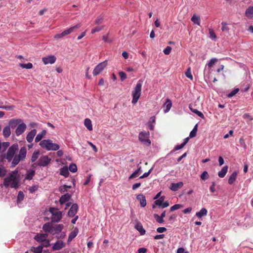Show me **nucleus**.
I'll list each match as a JSON object with an SVG mask.
<instances>
[{
  "instance_id": "nucleus-2",
  "label": "nucleus",
  "mask_w": 253,
  "mask_h": 253,
  "mask_svg": "<svg viewBox=\"0 0 253 253\" xmlns=\"http://www.w3.org/2000/svg\"><path fill=\"white\" fill-rule=\"evenodd\" d=\"M3 184L6 188L10 186L11 188H16V170L4 179Z\"/></svg>"
},
{
  "instance_id": "nucleus-31",
  "label": "nucleus",
  "mask_w": 253,
  "mask_h": 253,
  "mask_svg": "<svg viewBox=\"0 0 253 253\" xmlns=\"http://www.w3.org/2000/svg\"><path fill=\"white\" fill-rule=\"evenodd\" d=\"M208 211L205 208H202L199 212L196 214V216L199 218H201L203 216L207 214Z\"/></svg>"
},
{
  "instance_id": "nucleus-35",
  "label": "nucleus",
  "mask_w": 253,
  "mask_h": 253,
  "mask_svg": "<svg viewBox=\"0 0 253 253\" xmlns=\"http://www.w3.org/2000/svg\"><path fill=\"white\" fill-rule=\"evenodd\" d=\"M63 224H57L54 227L53 226V229L55 232L56 233H58L60 232L63 228Z\"/></svg>"
},
{
  "instance_id": "nucleus-23",
  "label": "nucleus",
  "mask_w": 253,
  "mask_h": 253,
  "mask_svg": "<svg viewBox=\"0 0 253 253\" xmlns=\"http://www.w3.org/2000/svg\"><path fill=\"white\" fill-rule=\"evenodd\" d=\"M246 16L249 19H253V6H249L246 10Z\"/></svg>"
},
{
  "instance_id": "nucleus-56",
  "label": "nucleus",
  "mask_w": 253,
  "mask_h": 253,
  "mask_svg": "<svg viewBox=\"0 0 253 253\" xmlns=\"http://www.w3.org/2000/svg\"><path fill=\"white\" fill-rule=\"evenodd\" d=\"M209 34H210V38L211 39H216V36L215 34V33L214 32L213 30H212V29H209Z\"/></svg>"
},
{
  "instance_id": "nucleus-3",
  "label": "nucleus",
  "mask_w": 253,
  "mask_h": 253,
  "mask_svg": "<svg viewBox=\"0 0 253 253\" xmlns=\"http://www.w3.org/2000/svg\"><path fill=\"white\" fill-rule=\"evenodd\" d=\"M49 211L51 213V222H58L62 219L63 212L59 211L57 209L50 207L49 208Z\"/></svg>"
},
{
  "instance_id": "nucleus-63",
  "label": "nucleus",
  "mask_w": 253,
  "mask_h": 253,
  "mask_svg": "<svg viewBox=\"0 0 253 253\" xmlns=\"http://www.w3.org/2000/svg\"><path fill=\"white\" fill-rule=\"evenodd\" d=\"M147 251V249L145 248H139L138 250L137 253H146Z\"/></svg>"
},
{
  "instance_id": "nucleus-39",
  "label": "nucleus",
  "mask_w": 253,
  "mask_h": 253,
  "mask_svg": "<svg viewBox=\"0 0 253 253\" xmlns=\"http://www.w3.org/2000/svg\"><path fill=\"white\" fill-rule=\"evenodd\" d=\"M197 130V125H196L194 127L193 129H192V130L190 132L189 137L190 138H193L195 136H196Z\"/></svg>"
},
{
  "instance_id": "nucleus-6",
  "label": "nucleus",
  "mask_w": 253,
  "mask_h": 253,
  "mask_svg": "<svg viewBox=\"0 0 253 253\" xmlns=\"http://www.w3.org/2000/svg\"><path fill=\"white\" fill-rule=\"evenodd\" d=\"M150 133L149 131H141L139 134V140L146 146H149L151 144V141L149 139Z\"/></svg>"
},
{
  "instance_id": "nucleus-57",
  "label": "nucleus",
  "mask_w": 253,
  "mask_h": 253,
  "mask_svg": "<svg viewBox=\"0 0 253 253\" xmlns=\"http://www.w3.org/2000/svg\"><path fill=\"white\" fill-rule=\"evenodd\" d=\"M152 169H149V170L148 172H145L142 175L140 176L139 178H143L148 177L149 175V174H150Z\"/></svg>"
},
{
  "instance_id": "nucleus-20",
  "label": "nucleus",
  "mask_w": 253,
  "mask_h": 253,
  "mask_svg": "<svg viewBox=\"0 0 253 253\" xmlns=\"http://www.w3.org/2000/svg\"><path fill=\"white\" fill-rule=\"evenodd\" d=\"M172 106V102L169 99H167L166 102L163 105L164 111L165 113L168 112Z\"/></svg>"
},
{
  "instance_id": "nucleus-61",
  "label": "nucleus",
  "mask_w": 253,
  "mask_h": 253,
  "mask_svg": "<svg viewBox=\"0 0 253 253\" xmlns=\"http://www.w3.org/2000/svg\"><path fill=\"white\" fill-rule=\"evenodd\" d=\"M102 39L106 42L111 43L112 42V40L109 39L107 36H103L102 37Z\"/></svg>"
},
{
  "instance_id": "nucleus-7",
  "label": "nucleus",
  "mask_w": 253,
  "mask_h": 253,
  "mask_svg": "<svg viewBox=\"0 0 253 253\" xmlns=\"http://www.w3.org/2000/svg\"><path fill=\"white\" fill-rule=\"evenodd\" d=\"M107 65V61L105 60L101 63L98 64L94 68L93 71V76H97L99 75L100 73L102 72V71L104 69V68L106 67Z\"/></svg>"
},
{
  "instance_id": "nucleus-34",
  "label": "nucleus",
  "mask_w": 253,
  "mask_h": 253,
  "mask_svg": "<svg viewBox=\"0 0 253 253\" xmlns=\"http://www.w3.org/2000/svg\"><path fill=\"white\" fill-rule=\"evenodd\" d=\"M35 171L34 170H31L30 171H28V172L27 173V174L26 175L25 179H28V180L32 179L33 178L34 175H35Z\"/></svg>"
},
{
  "instance_id": "nucleus-27",
  "label": "nucleus",
  "mask_w": 253,
  "mask_h": 253,
  "mask_svg": "<svg viewBox=\"0 0 253 253\" xmlns=\"http://www.w3.org/2000/svg\"><path fill=\"white\" fill-rule=\"evenodd\" d=\"M46 133V131L45 130H43L41 133H39L37 134L35 138V142H38L39 141H41L42 138L45 135Z\"/></svg>"
},
{
  "instance_id": "nucleus-30",
  "label": "nucleus",
  "mask_w": 253,
  "mask_h": 253,
  "mask_svg": "<svg viewBox=\"0 0 253 253\" xmlns=\"http://www.w3.org/2000/svg\"><path fill=\"white\" fill-rule=\"evenodd\" d=\"M84 125L89 130H92L91 121L89 119H85L84 121Z\"/></svg>"
},
{
  "instance_id": "nucleus-54",
  "label": "nucleus",
  "mask_w": 253,
  "mask_h": 253,
  "mask_svg": "<svg viewBox=\"0 0 253 253\" xmlns=\"http://www.w3.org/2000/svg\"><path fill=\"white\" fill-rule=\"evenodd\" d=\"M217 61V59L216 58H214L211 59L209 63L208 64L209 67H211Z\"/></svg>"
},
{
  "instance_id": "nucleus-37",
  "label": "nucleus",
  "mask_w": 253,
  "mask_h": 253,
  "mask_svg": "<svg viewBox=\"0 0 253 253\" xmlns=\"http://www.w3.org/2000/svg\"><path fill=\"white\" fill-rule=\"evenodd\" d=\"M25 197V195L23 192L22 191H20L18 193V196H17V204L20 203L23 200Z\"/></svg>"
},
{
  "instance_id": "nucleus-22",
  "label": "nucleus",
  "mask_w": 253,
  "mask_h": 253,
  "mask_svg": "<svg viewBox=\"0 0 253 253\" xmlns=\"http://www.w3.org/2000/svg\"><path fill=\"white\" fill-rule=\"evenodd\" d=\"M52 222H47L42 227V229L45 232H50L53 229Z\"/></svg>"
},
{
  "instance_id": "nucleus-64",
  "label": "nucleus",
  "mask_w": 253,
  "mask_h": 253,
  "mask_svg": "<svg viewBox=\"0 0 253 253\" xmlns=\"http://www.w3.org/2000/svg\"><path fill=\"white\" fill-rule=\"evenodd\" d=\"M184 249L182 248H178L177 250V253H188L187 252H185Z\"/></svg>"
},
{
  "instance_id": "nucleus-15",
  "label": "nucleus",
  "mask_w": 253,
  "mask_h": 253,
  "mask_svg": "<svg viewBox=\"0 0 253 253\" xmlns=\"http://www.w3.org/2000/svg\"><path fill=\"white\" fill-rule=\"evenodd\" d=\"M66 244L61 240L57 241L52 246V249L54 251L60 250L65 246Z\"/></svg>"
},
{
  "instance_id": "nucleus-32",
  "label": "nucleus",
  "mask_w": 253,
  "mask_h": 253,
  "mask_svg": "<svg viewBox=\"0 0 253 253\" xmlns=\"http://www.w3.org/2000/svg\"><path fill=\"white\" fill-rule=\"evenodd\" d=\"M78 232V229L77 227L75 228L73 231L69 235L68 237V241H71L74 239L77 235Z\"/></svg>"
},
{
  "instance_id": "nucleus-12",
  "label": "nucleus",
  "mask_w": 253,
  "mask_h": 253,
  "mask_svg": "<svg viewBox=\"0 0 253 253\" xmlns=\"http://www.w3.org/2000/svg\"><path fill=\"white\" fill-rule=\"evenodd\" d=\"M81 27V24H77V25L71 27L70 28L64 30L62 32L63 37L68 35L73 32L75 30L79 29Z\"/></svg>"
},
{
  "instance_id": "nucleus-11",
  "label": "nucleus",
  "mask_w": 253,
  "mask_h": 253,
  "mask_svg": "<svg viewBox=\"0 0 253 253\" xmlns=\"http://www.w3.org/2000/svg\"><path fill=\"white\" fill-rule=\"evenodd\" d=\"M81 27V24H77V25L71 27L70 28L64 30L62 32L63 37L68 35L73 32L75 30L79 29Z\"/></svg>"
},
{
  "instance_id": "nucleus-21",
  "label": "nucleus",
  "mask_w": 253,
  "mask_h": 253,
  "mask_svg": "<svg viewBox=\"0 0 253 253\" xmlns=\"http://www.w3.org/2000/svg\"><path fill=\"white\" fill-rule=\"evenodd\" d=\"M71 197V195L69 193H66L62 196L60 198L59 202L61 205H63L65 202L69 201Z\"/></svg>"
},
{
  "instance_id": "nucleus-14",
  "label": "nucleus",
  "mask_w": 253,
  "mask_h": 253,
  "mask_svg": "<svg viewBox=\"0 0 253 253\" xmlns=\"http://www.w3.org/2000/svg\"><path fill=\"white\" fill-rule=\"evenodd\" d=\"M78 209V205L77 204H73L68 212V215L69 217L74 216L77 213Z\"/></svg>"
},
{
  "instance_id": "nucleus-45",
  "label": "nucleus",
  "mask_w": 253,
  "mask_h": 253,
  "mask_svg": "<svg viewBox=\"0 0 253 253\" xmlns=\"http://www.w3.org/2000/svg\"><path fill=\"white\" fill-rule=\"evenodd\" d=\"M141 169V167H140L137 170H136L135 171H134L129 177V179H132L134 177H136L137 176L138 172Z\"/></svg>"
},
{
  "instance_id": "nucleus-9",
  "label": "nucleus",
  "mask_w": 253,
  "mask_h": 253,
  "mask_svg": "<svg viewBox=\"0 0 253 253\" xmlns=\"http://www.w3.org/2000/svg\"><path fill=\"white\" fill-rule=\"evenodd\" d=\"M51 161V159L47 156H42L38 161V165L42 167L46 166Z\"/></svg>"
},
{
  "instance_id": "nucleus-16",
  "label": "nucleus",
  "mask_w": 253,
  "mask_h": 253,
  "mask_svg": "<svg viewBox=\"0 0 253 253\" xmlns=\"http://www.w3.org/2000/svg\"><path fill=\"white\" fill-rule=\"evenodd\" d=\"M48 234H37L34 237V239L38 242L42 243L47 239Z\"/></svg>"
},
{
  "instance_id": "nucleus-58",
  "label": "nucleus",
  "mask_w": 253,
  "mask_h": 253,
  "mask_svg": "<svg viewBox=\"0 0 253 253\" xmlns=\"http://www.w3.org/2000/svg\"><path fill=\"white\" fill-rule=\"evenodd\" d=\"M184 145L182 143L180 145H177L175 146L173 150L174 151H177V150H179L181 149H182V148H183L184 147Z\"/></svg>"
},
{
  "instance_id": "nucleus-62",
  "label": "nucleus",
  "mask_w": 253,
  "mask_h": 253,
  "mask_svg": "<svg viewBox=\"0 0 253 253\" xmlns=\"http://www.w3.org/2000/svg\"><path fill=\"white\" fill-rule=\"evenodd\" d=\"M38 189L37 187L36 186H33L32 187H30L29 189V190L31 193H34L36 190H37Z\"/></svg>"
},
{
  "instance_id": "nucleus-25",
  "label": "nucleus",
  "mask_w": 253,
  "mask_h": 253,
  "mask_svg": "<svg viewBox=\"0 0 253 253\" xmlns=\"http://www.w3.org/2000/svg\"><path fill=\"white\" fill-rule=\"evenodd\" d=\"M135 229L138 230L141 235H143L145 234V230L143 228L142 224L140 222L137 223L135 226Z\"/></svg>"
},
{
  "instance_id": "nucleus-28",
  "label": "nucleus",
  "mask_w": 253,
  "mask_h": 253,
  "mask_svg": "<svg viewBox=\"0 0 253 253\" xmlns=\"http://www.w3.org/2000/svg\"><path fill=\"white\" fill-rule=\"evenodd\" d=\"M2 133L4 137L5 138H7L10 136L11 134V131L9 126H7L4 127L3 129Z\"/></svg>"
},
{
  "instance_id": "nucleus-46",
  "label": "nucleus",
  "mask_w": 253,
  "mask_h": 253,
  "mask_svg": "<svg viewBox=\"0 0 253 253\" xmlns=\"http://www.w3.org/2000/svg\"><path fill=\"white\" fill-rule=\"evenodd\" d=\"M154 217L156 221L159 223H162L164 222V219L161 216H159L157 214H154Z\"/></svg>"
},
{
  "instance_id": "nucleus-13",
  "label": "nucleus",
  "mask_w": 253,
  "mask_h": 253,
  "mask_svg": "<svg viewBox=\"0 0 253 253\" xmlns=\"http://www.w3.org/2000/svg\"><path fill=\"white\" fill-rule=\"evenodd\" d=\"M56 58L54 55H50L42 58V61L45 65L53 64L56 61Z\"/></svg>"
},
{
  "instance_id": "nucleus-51",
  "label": "nucleus",
  "mask_w": 253,
  "mask_h": 253,
  "mask_svg": "<svg viewBox=\"0 0 253 253\" xmlns=\"http://www.w3.org/2000/svg\"><path fill=\"white\" fill-rule=\"evenodd\" d=\"M103 28V26H97L91 30V34H94L95 32H99L101 31Z\"/></svg>"
},
{
  "instance_id": "nucleus-42",
  "label": "nucleus",
  "mask_w": 253,
  "mask_h": 253,
  "mask_svg": "<svg viewBox=\"0 0 253 253\" xmlns=\"http://www.w3.org/2000/svg\"><path fill=\"white\" fill-rule=\"evenodd\" d=\"M71 188V186H68L67 185H64L60 187V191L61 193H65L68 191V189Z\"/></svg>"
},
{
  "instance_id": "nucleus-36",
  "label": "nucleus",
  "mask_w": 253,
  "mask_h": 253,
  "mask_svg": "<svg viewBox=\"0 0 253 253\" xmlns=\"http://www.w3.org/2000/svg\"><path fill=\"white\" fill-rule=\"evenodd\" d=\"M191 21L195 24L200 25V18L199 16L196 15H194L191 18Z\"/></svg>"
},
{
  "instance_id": "nucleus-1",
  "label": "nucleus",
  "mask_w": 253,
  "mask_h": 253,
  "mask_svg": "<svg viewBox=\"0 0 253 253\" xmlns=\"http://www.w3.org/2000/svg\"><path fill=\"white\" fill-rule=\"evenodd\" d=\"M40 145L43 148L47 150H57L59 149V145L56 143H54L50 139H44L41 141Z\"/></svg>"
},
{
  "instance_id": "nucleus-19",
  "label": "nucleus",
  "mask_w": 253,
  "mask_h": 253,
  "mask_svg": "<svg viewBox=\"0 0 253 253\" xmlns=\"http://www.w3.org/2000/svg\"><path fill=\"white\" fill-rule=\"evenodd\" d=\"M136 198L139 201L141 207H144L146 206V200L144 195L139 194L137 196Z\"/></svg>"
},
{
  "instance_id": "nucleus-29",
  "label": "nucleus",
  "mask_w": 253,
  "mask_h": 253,
  "mask_svg": "<svg viewBox=\"0 0 253 253\" xmlns=\"http://www.w3.org/2000/svg\"><path fill=\"white\" fill-rule=\"evenodd\" d=\"M60 174L67 177L69 176V172L67 167H64L60 169Z\"/></svg>"
},
{
  "instance_id": "nucleus-47",
  "label": "nucleus",
  "mask_w": 253,
  "mask_h": 253,
  "mask_svg": "<svg viewBox=\"0 0 253 253\" xmlns=\"http://www.w3.org/2000/svg\"><path fill=\"white\" fill-rule=\"evenodd\" d=\"M239 91V89L237 88L231 91L230 93H229L227 95L228 97H232L234 96L236 93L238 92Z\"/></svg>"
},
{
  "instance_id": "nucleus-48",
  "label": "nucleus",
  "mask_w": 253,
  "mask_h": 253,
  "mask_svg": "<svg viewBox=\"0 0 253 253\" xmlns=\"http://www.w3.org/2000/svg\"><path fill=\"white\" fill-rule=\"evenodd\" d=\"M164 199H165L164 196H162V197H160V199H159L155 201V204L159 206H160L161 205H162V203L164 201Z\"/></svg>"
},
{
  "instance_id": "nucleus-38",
  "label": "nucleus",
  "mask_w": 253,
  "mask_h": 253,
  "mask_svg": "<svg viewBox=\"0 0 253 253\" xmlns=\"http://www.w3.org/2000/svg\"><path fill=\"white\" fill-rule=\"evenodd\" d=\"M221 30L222 32H228L229 30V27H228V24H227V23L225 22H222L221 23Z\"/></svg>"
},
{
  "instance_id": "nucleus-33",
  "label": "nucleus",
  "mask_w": 253,
  "mask_h": 253,
  "mask_svg": "<svg viewBox=\"0 0 253 253\" xmlns=\"http://www.w3.org/2000/svg\"><path fill=\"white\" fill-rule=\"evenodd\" d=\"M31 251L34 253H41L42 251V246H39L37 247H33L31 249Z\"/></svg>"
},
{
  "instance_id": "nucleus-10",
  "label": "nucleus",
  "mask_w": 253,
  "mask_h": 253,
  "mask_svg": "<svg viewBox=\"0 0 253 253\" xmlns=\"http://www.w3.org/2000/svg\"><path fill=\"white\" fill-rule=\"evenodd\" d=\"M26 154V148L25 147H22L20 150L18 155L17 156V165L20 161H22L25 158Z\"/></svg>"
},
{
  "instance_id": "nucleus-4",
  "label": "nucleus",
  "mask_w": 253,
  "mask_h": 253,
  "mask_svg": "<svg viewBox=\"0 0 253 253\" xmlns=\"http://www.w3.org/2000/svg\"><path fill=\"white\" fill-rule=\"evenodd\" d=\"M16 153V144H13L9 148L8 151L4 157V158L10 162L13 159L12 165L13 167L16 166V156L14 157V154Z\"/></svg>"
},
{
  "instance_id": "nucleus-55",
  "label": "nucleus",
  "mask_w": 253,
  "mask_h": 253,
  "mask_svg": "<svg viewBox=\"0 0 253 253\" xmlns=\"http://www.w3.org/2000/svg\"><path fill=\"white\" fill-rule=\"evenodd\" d=\"M119 76L121 78V81H124L126 78V75L124 72H119Z\"/></svg>"
},
{
  "instance_id": "nucleus-49",
  "label": "nucleus",
  "mask_w": 253,
  "mask_h": 253,
  "mask_svg": "<svg viewBox=\"0 0 253 253\" xmlns=\"http://www.w3.org/2000/svg\"><path fill=\"white\" fill-rule=\"evenodd\" d=\"M185 75L188 78L190 79L191 80H193V78L191 74V69L190 68L187 69V71L185 72Z\"/></svg>"
},
{
  "instance_id": "nucleus-60",
  "label": "nucleus",
  "mask_w": 253,
  "mask_h": 253,
  "mask_svg": "<svg viewBox=\"0 0 253 253\" xmlns=\"http://www.w3.org/2000/svg\"><path fill=\"white\" fill-rule=\"evenodd\" d=\"M102 19V17L101 16H99L95 19L94 22L96 24H98L101 22Z\"/></svg>"
},
{
  "instance_id": "nucleus-43",
  "label": "nucleus",
  "mask_w": 253,
  "mask_h": 253,
  "mask_svg": "<svg viewBox=\"0 0 253 253\" xmlns=\"http://www.w3.org/2000/svg\"><path fill=\"white\" fill-rule=\"evenodd\" d=\"M69 169L72 172H75L77 171V167L75 164H71L70 165Z\"/></svg>"
},
{
  "instance_id": "nucleus-8",
  "label": "nucleus",
  "mask_w": 253,
  "mask_h": 253,
  "mask_svg": "<svg viewBox=\"0 0 253 253\" xmlns=\"http://www.w3.org/2000/svg\"><path fill=\"white\" fill-rule=\"evenodd\" d=\"M17 135L22 134L26 129V125L22 122L21 119H17Z\"/></svg>"
},
{
  "instance_id": "nucleus-40",
  "label": "nucleus",
  "mask_w": 253,
  "mask_h": 253,
  "mask_svg": "<svg viewBox=\"0 0 253 253\" xmlns=\"http://www.w3.org/2000/svg\"><path fill=\"white\" fill-rule=\"evenodd\" d=\"M40 155V153L39 151H34L32 154L31 157V161L32 162H34L36 161V160L38 158Z\"/></svg>"
},
{
  "instance_id": "nucleus-59",
  "label": "nucleus",
  "mask_w": 253,
  "mask_h": 253,
  "mask_svg": "<svg viewBox=\"0 0 253 253\" xmlns=\"http://www.w3.org/2000/svg\"><path fill=\"white\" fill-rule=\"evenodd\" d=\"M166 230H167L166 228H165L164 227H158L157 229V232L158 233H163V232H165Z\"/></svg>"
},
{
  "instance_id": "nucleus-44",
  "label": "nucleus",
  "mask_w": 253,
  "mask_h": 253,
  "mask_svg": "<svg viewBox=\"0 0 253 253\" xmlns=\"http://www.w3.org/2000/svg\"><path fill=\"white\" fill-rule=\"evenodd\" d=\"M200 178L203 180H206L209 178V175L207 171H204L200 175Z\"/></svg>"
},
{
  "instance_id": "nucleus-18",
  "label": "nucleus",
  "mask_w": 253,
  "mask_h": 253,
  "mask_svg": "<svg viewBox=\"0 0 253 253\" xmlns=\"http://www.w3.org/2000/svg\"><path fill=\"white\" fill-rule=\"evenodd\" d=\"M183 185L182 182H179L176 183H172L170 186V189L173 191H176L181 188Z\"/></svg>"
},
{
  "instance_id": "nucleus-52",
  "label": "nucleus",
  "mask_w": 253,
  "mask_h": 253,
  "mask_svg": "<svg viewBox=\"0 0 253 253\" xmlns=\"http://www.w3.org/2000/svg\"><path fill=\"white\" fill-rule=\"evenodd\" d=\"M41 246H42V248L48 247L50 246V242L48 239H46L44 241L41 243Z\"/></svg>"
},
{
  "instance_id": "nucleus-5",
  "label": "nucleus",
  "mask_w": 253,
  "mask_h": 253,
  "mask_svg": "<svg viewBox=\"0 0 253 253\" xmlns=\"http://www.w3.org/2000/svg\"><path fill=\"white\" fill-rule=\"evenodd\" d=\"M142 84L140 81H139L137 83L134 90L132 91L133 99L132 103L135 104L138 101L141 93Z\"/></svg>"
},
{
  "instance_id": "nucleus-53",
  "label": "nucleus",
  "mask_w": 253,
  "mask_h": 253,
  "mask_svg": "<svg viewBox=\"0 0 253 253\" xmlns=\"http://www.w3.org/2000/svg\"><path fill=\"white\" fill-rule=\"evenodd\" d=\"M171 51V47L169 46H167L164 50L163 52L165 54L169 55Z\"/></svg>"
},
{
  "instance_id": "nucleus-50",
  "label": "nucleus",
  "mask_w": 253,
  "mask_h": 253,
  "mask_svg": "<svg viewBox=\"0 0 253 253\" xmlns=\"http://www.w3.org/2000/svg\"><path fill=\"white\" fill-rule=\"evenodd\" d=\"M182 207V206L181 204H175L173 206L170 208V211H173L179 209Z\"/></svg>"
},
{
  "instance_id": "nucleus-26",
  "label": "nucleus",
  "mask_w": 253,
  "mask_h": 253,
  "mask_svg": "<svg viewBox=\"0 0 253 253\" xmlns=\"http://www.w3.org/2000/svg\"><path fill=\"white\" fill-rule=\"evenodd\" d=\"M228 168V167L227 166H224L222 168L221 170L218 172V176L220 178L224 177L227 172Z\"/></svg>"
},
{
  "instance_id": "nucleus-17",
  "label": "nucleus",
  "mask_w": 253,
  "mask_h": 253,
  "mask_svg": "<svg viewBox=\"0 0 253 253\" xmlns=\"http://www.w3.org/2000/svg\"><path fill=\"white\" fill-rule=\"evenodd\" d=\"M37 133V130L35 129H32L27 135L26 139L28 142H32Z\"/></svg>"
},
{
  "instance_id": "nucleus-41",
  "label": "nucleus",
  "mask_w": 253,
  "mask_h": 253,
  "mask_svg": "<svg viewBox=\"0 0 253 253\" xmlns=\"http://www.w3.org/2000/svg\"><path fill=\"white\" fill-rule=\"evenodd\" d=\"M19 66L22 68L31 69L33 67V64L31 63H28L27 64H19Z\"/></svg>"
},
{
  "instance_id": "nucleus-24",
  "label": "nucleus",
  "mask_w": 253,
  "mask_h": 253,
  "mask_svg": "<svg viewBox=\"0 0 253 253\" xmlns=\"http://www.w3.org/2000/svg\"><path fill=\"white\" fill-rule=\"evenodd\" d=\"M238 172L236 171H234L229 176L228 182L229 184H232L236 180Z\"/></svg>"
}]
</instances>
